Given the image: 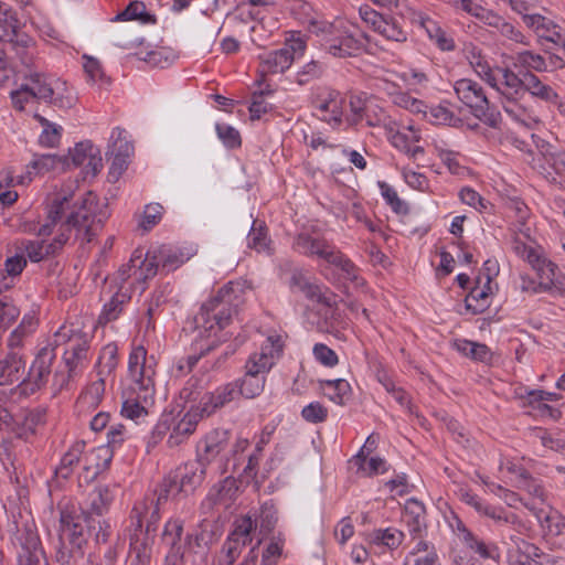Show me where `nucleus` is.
<instances>
[{
    "mask_svg": "<svg viewBox=\"0 0 565 565\" xmlns=\"http://www.w3.org/2000/svg\"><path fill=\"white\" fill-rule=\"evenodd\" d=\"M498 72L502 75V82L500 84L503 88H501L500 92L503 97L524 94V73L519 75L509 68H498Z\"/></svg>",
    "mask_w": 565,
    "mask_h": 565,
    "instance_id": "44",
    "label": "nucleus"
},
{
    "mask_svg": "<svg viewBox=\"0 0 565 565\" xmlns=\"http://www.w3.org/2000/svg\"><path fill=\"white\" fill-rule=\"evenodd\" d=\"M50 374L44 370L34 369V365L31 364L28 376L18 384L15 391L24 397L30 396L45 386Z\"/></svg>",
    "mask_w": 565,
    "mask_h": 565,
    "instance_id": "34",
    "label": "nucleus"
},
{
    "mask_svg": "<svg viewBox=\"0 0 565 565\" xmlns=\"http://www.w3.org/2000/svg\"><path fill=\"white\" fill-rule=\"evenodd\" d=\"M178 484L175 479L172 478V476L169 473L167 477L163 478L162 482L159 484L157 493V499L153 500V503L157 505H161L166 501H168L169 498L175 497L180 493H182L178 489Z\"/></svg>",
    "mask_w": 565,
    "mask_h": 565,
    "instance_id": "55",
    "label": "nucleus"
},
{
    "mask_svg": "<svg viewBox=\"0 0 565 565\" xmlns=\"http://www.w3.org/2000/svg\"><path fill=\"white\" fill-rule=\"evenodd\" d=\"M294 249L298 253L311 257L318 256L330 264L339 248L330 244L324 238L312 237L309 234H299L292 245Z\"/></svg>",
    "mask_w": 565,
    "mask_h": 565,
    "instance_id": "21",
    "label": "nucleus"
},
{
    "mask_svg": "<svg viewBox=\"0 0 565 565\" xmlns=\"http://www.w3.org/2000/svg\"><path fill=\"white\" fill-rule=\"evenodd\" d=\"M522 20L527 28L534 31L539 39L551 42L557 46L561 45L565 36V30L553 20L539 13H524Z\"/></svg>",
    "mask_w": 565,
    "mask_h": 565,
    "instance_id": "20",
    "label": "nucleus"
},
{
    "mask_svg": "<svg viewBox=\"0 0 565 565\" xmlns=\"http://www.w3.org/2000/svg\"><path fill=\"white\" fill-rule=\"evenodd\" d=\"M324 46L326 50L335 57H348L361 53L364 49V43L353 34L342 32L327 40Z\"/></svg>",
    "mask_w": 565,
    "mask_h": 565,
    "instance_id": "25",
    "label": "nucleus"
},
{
    "mask_svg": "<svg viewBox=\"0 0 565 565\" xmlns=\"http://www.w3.org/2000/svg\"><path fill=\"white\" fill-rule=\"evenodd\" d=\"M514 67L525 68L526 72H547L548 64L544 56L530 50L518 52L513 57Z\"/></svg>",
    "mask_w": 565,
    "mask_h": 565,
    "instance_id": "37",
    "label": "nucleus"
},
{
    "mask_svg": "<svg viewBox=\"0 0 565 565\" xmlns=\"http://www.w3.org/2000/svg\"><path fill=\"white\" fill-rule=\"evenodd\" d=\"M26 79V86L36 100H43L60 109H70L76 103V97L64 81L42 73H31Z\"/></svg>",
    "mask_w": 565,
    "mask_h": 565,
    "instance_id": "8",
    "label": "nucleus"
},
{
    "mask_svg": "<svg viewBox=\"0 0 565 565\" xmlns=\"http://www.w3.org/2000/svg\"><path fill=\"white\" fill-rule=\"evenodd\" d=\"M551 266H546L543 270L537 273L540 278L537 290H544L545 292L552 291L554 288H557V271L558 267L553 262L550 264Z\"/></svg>",
    "mask_w": 565,
    "mask_h": 565,
    "instance_id": "64",
    "label": "nucleus"
},
{
    "mask_svg": "<svg viewBox=\"0 0 565 565\" xmlns=\"http://www.w3.org/2000/svg\"><path fill=\"white\" fill-rule=\"evenodd\" d=\"M256 525V520L250 515H244L234 522V529L230 532L222 545L221 554L223 557L220 559V563H226V565L235 564L243 550L252 544V534Z\"/></svg>",
    "mask_w": 565,
    "mask_h": 565,
    "instance_id": "9",
    "label": "nucleus"
},
{
    "mask_svg": "<svg viewBox=\"0 0 565 565\" xmlns=\"http://www.w3.org/2000/svg\"><path fill=\"white\" fill-rule=\"evenodd\" d=\"M427 116L429 121L435 125H446L450 127H459L462 125V119L443 105L431 107Z\"/></svg>",
    "mask_w": 565,
    "mask_h": 565,
    "instance_id": "47",
    "label": "nucleus"
},
{
    "mask_svg": "<svg viewBox=\"0 0 565 565\" xmlns=\"http://www.w3.org/2000/svg\"><path fill=\"white\" fill-rule=\"evenodd\" d=\"M534 168L548 181L561 183L565 180V151L542 152L534 159Z\"/></svg>",
    "mask_w": 565,
    "mask_h": 565,
    "instance_id": "22",
    "label": "nucleus"
},
{
    "mask_svg": "<svg viewBox=\"0 0 565 565\" xmlns=\"http://www.w3.org/2000/svg\"><path fill=\"white\" fill-rule=\"evenodd\" d=\"M509 209L512 211L520 224L519 231L526 237L530 236V228L525 227L526 221L530 216V210L527 205L520 199H512L509 202Z\"/></svg>",
    "mask_w": 565,
    "mask_h": 565,
    "instance_id": "59",
    "label": "nucleus"
},
{
    "mask_svg": "<svg viewBox=\"0 0 565 565\" xmlns=\"http://www.w3.org/2000/svg\"><path fill=\"white\" fill-rule=\"evenodd\" d=\"M62 162L61 158L55 154H34L33 160L26 166L33 174H41L49 172Z\"/></svg>",
    "mask_w": 565,
    "mask_h": 565,
    "instance_id": "50",
    "label": "nucleus"
},
{
    "mask_svg": "<svg viewBox=\"0 0 565 565\" xmlns=\"http://www.w3.org/2000/svg\"><path fill=\"white\" fill-rule=\"evenodd\" d=\"M104 395L105 380L103 377L89 383L76 401L78 414H89L95 411L102 403Z\"/></svg>",
    "mask_w": 565,
    "mask_h": 565,
    "instance_id": "26",
    "label": "nucleus"
},
{
    "mask_svg": "<svg viewBox=\"0 0 565 565\" xmlns=\"http://www.w3.org/2000/svg\"><path fill=\"white\" fill-rule=\"evenodd\" d=\"M291 265L292 264L290 262L286 263V266L289 267L290 271V277L288 280L289 289L292 292H302L305 297L311 301L331 307V296H328L326 292H323L320 285L311 282L302 268L292 267Z\"/></svg>",
    "mask_w": 565,
    "mask_h": 565,
    "instance_id": "16",
    "label": "nucleus"
},
{
    "mask_svg": "<svg viewBox=\"0 0 565 565\" xmlns=\"http://www.w3.org/2000/svg\"><path fill=\"white\" fill-rule=\"evenodd\" d=\"M26 362L19 351H9L0 359V385H12L21 382L25 373Z\"/></svg>",
    "mask_w": 565,
    "mask_h": 565,
    "instance_id": "24",
    "label": "nucleus"
},
{
    "mask_svg": "<svg viewBox=\"0 0 565 565\" xmlns=\"http://www.w3.org/2000/svg\"><path fill=\"white\" fill-rule=\"evenodd\" d=\"M162 270L173 271L188 262L193 253L186 248L162 245L154 249Z\"/></svg>",
    "mask_w": 565,
    "mask_h": 565,
    "instance_id": "29",
    "label": "nucleus"
},
{
    "mask_svg": "<svg viewBox=\"0 0 565 565\" xmlns=\"http://www.w3.org/2000/svg\"><path fill=\"white\" fill-rule=\"evenodd\" d=\"M524 93H529L533 97L555 106L563 104L556 90L552 86L543 83L532 72H524Z\"/></svg>",
    "mask_w": 565,
    "mask_h": 565,
    "instance_id": "27",
    "label": "nucleus"
},
{
    "mask_svg": "<svg viewBox=\"0 0 565 565\" xmlns=\"http://www.w3.org/2000/svg\"><path fill=\"white\" fill-rule=\"evenodd\" d=\"M130 300V296L122 291L114 294L108 302L103 307L98 317V323L106 324L116 320L124 310L125 305Z\"/></svg>",
    "mask_w": 565,
    "mask_h": 565,
    "instance_id": "39",
    "label": "nucleus"
},
{
    "mask_svg": "<svg viewBox=\"0 0 565 565\" xmlns=\"http://www.w3.org/2000/svg\"><path fill=\"white\" fill-rule=\"evenodd\" d=\"M132 262H135V280L137 282H146L153 278L159 270L160 263L157 258L156 250L148 252L145 256L141 250L132 253Z\"/></svg>",
    "mask_w": 565,
    "mask_h": 565,
    "instance_id": "28",
    "label": "nucleus"
},
{
    "mask_svg": "<svg viewBox=\"0 0 565 565\" xmlns=\"http://www.w3.org/2000/svg\"><path fill=\"white\" fill-rule=\"evenodd\" d=\"M305 47V42L297 40L292 45H285L279 50H275L260 55L259 58L262 61V73H284L291 66L297 53L302 55Z\"/></svg>",
    "mask_w": 565,
    "mask_h": 565,
    "instance_id": "14",
    "label": "nucleus"
},
{
    "mask_svg": "<svg viewBox=\"0 0 565 565\" xmlns=\"http://www.w3.org/2000/svg\"><path fill=\"white\" fill-rule=\"evenodd\" d=\"M524 507L529 509L536 516L542 527L545 529L551 535L558 536L565 529V519L557 511L546 512L543 508L537 509L527 502Z\"/></svg>",
    "mask_w": 565,
    "mask_h": 565,
    "instance_id": "32",
    "label": "nucleus"
},
{
    "mask_svg": "<svg viewBox=\"0 0 565 565\" xmlns=\"http://www.w3.org/2000/svg\"><path fill=\"white\" fill-rule=\"evenodd\" d=\"M285 539L279 533L274 536L262 552V565H277L282 555Z\"/></svg>",
    "mask_w": 565,
    "mask_h": 565,
    "instance_id": "49",
    "label": "nucleus"
},
{
    "mask_svg": "<svg viewBox=\"0 0 565 565\" xmlns=\"http://www.w3.org/2000/svg\"><path fill=\"white\" fill-rule=\"evenodd\" d=\"M420 25L425 29L428 38L436 43L441 51H454L455 41L441 26L430 18H422Z\"/></svg>",
    "mask_w": 565,
    "mask_h": 565,
    "instance_id": "36",
    "label": "nucleus"
},
{
    "mask_svg": "<svg viewBox=\"0 0 565 565\" xmlns=\"http://www.w3.org/2000/svg\"><path fill=\"white\" fill-rule=\"evenodd\" d=\"M162 214L163 206L161 204L150 203L146 205L141 222L139 223L140 227H142L145 231H150L161 221Z\"/></svg>",
    "mask_w": 565,
    "mask_h": 565,
    "instance_id": "60",
    "label": "nucleus"
},
{
    "mask_svg": "<svg viewBox=\"0 0 565 565\" xmlns=\"http://www.w3.org/2000/svg\"><path fill=\"white\" fill-rule=\"evenodd\" d=\"M247 246L257 253L273 255L271 239L268 236V228L264 221L254 220L247 236Z\"/></svg>",
    "mask_w": 565,
    "mask_h": 565,
    "instance_id": "33",
    "label": "nucleus"
},
{
    "mask_svg": "<svg viewBox=\"0 0 565 565\" xmlns=\"http://www.w3.org/2000/svg\"><path fill=\"white\" fill-rule=\"evenodd\" d=\"M237 491L236 480L232 477H226L211 489L209 499L214 504L227 505L235 499Z\"/></svg>",
    "mask_w": 565,
    "mask_h": 565,
    "instance_id": "38",
    "label": "nucleus"
},
{
    "mask_svg": "<svg viewBox=\"0 0 565 565\" xmlns=\"http://www.w3.org/2000/svg\"><path fill=\"white\" fill-rule=\"evenodd\" d=\"M114 501L113 490L108 486H98L89 492L84 507L73 503L60 505V513L68 512L78 518L76 523L84 524L93 533L96 543H106L110 536L111 527L104 515Z\"/></svg>",
    "mask_w": 565,
    "mask_h": 565,
    "instance_id": "3",
    "label": "nucleus"
},
{
    "mask_svg": "<svg viewBox=\"0 0 565 565\" xmlns=\"http://www.w3.org/2000/svg\"><path fill=\"white\" fill-rule=\"evenodd\" d=\"M454 89L459 100L469 107L476 118L491 128H499L502 120L501 114L490 105L479 83L470 78H461L455 83Z\"/></svg>",
    "mask_w": 565,
    "mask_h": 565,
    "instance_id": "7",
    "label": "nucleus"
},
{
    "mask_svg": "<svg viewBox=\"0 0 565 565\" xmlns=\"http://www.w3.org/2000/svg\"><path fill=\"white\" fill-rule=\"evenodd\" d=\"M404 533L395 529L377 530L374 532L373 541L383 543L390 548H395L401 545L404 539Z\"/></svg>",
    "mask_w": 565,
    "mask_h": 565,
    "instance_id": "63",
    "label": "nucleus"
},
{
    "mask_svg": "<svg viewBox=\"0 0 565 565\" xmlns=\"http://www.w3.org/2000/svg\"><path fill=\"white\" fill-rule=\"evenodd\" d=\"M110 151L111 154H122V157H130L134 153V146L127 139V132L120 127H116L110 136Z\"/></svg>",
    "mask_w": 565,
    "mask_h": 565,
    "instance_id": "48",
    "label": "nucleus"
},
{
    "mask_svg": "<svg viewBox=\"0 0 565 565\" xmlns=\"http://www.w3.org/2000/svg\"><path fill=\"white\" fill-rule=\"evenodd\" d=\"M63 341L67 342V348L63 353L64 369L56 370L53 376V385L58 391L67 387L74 377L83 373L88 364L89 352V341L81 332H73L68 335L64 328H61L54 334V347L56 348Z\"/></svg>",
    "mask_w": 565,
    "mask_h": 565,
    "instance_id": "4",
    "label": "nucleus"
},
{
    "mask_svg": "<svg viewBox=\"0 0 565 565\" xmlns=\"http://www.w3.org/2000/svg\"><path fill=\"white\" fill-rule=\"evenodd\" d=\"M200 416L198 408L188 412L173 427L169 438V447H178L183 444L196 429Z\"/></svg>",
    "mask_w": 565,
    "mask_h": 565,
    "instance_id": "30",
    "label": "nucleus"
},
{
    "mask_svg": "<svg viewBox=\"0 0 565 565\" xmlns=\"http://www.w3.org/2000/svg\"><path fill=\"white\" fill-rule=\"evenodd\" d=\"M153 540L129 542V565H150L152 557Z\"/></svg>",
    "mask_w": 565,
    "mask_h": 565,
    "instance_id": "43",
    "label": "nucleus"
},
{
    "mask_svg": "<svg viewBox=\"0 0 565 565\" xmlns=\"http://www.w3.org/2000/svg\"><path fill=\"white\" fill-rule=\"evenodd\" d=\"M130 385L124 391L121 414L129 419H138L148 415L147 408L154 403V367L147 359V350L136 347L128 360Z\"/></svg>",
    "mask_w": 565,
    "mask_h": 565,
    "instance_id": "2",
    "label": "nucleus"
},
{
    "mask_svg": "<svg viewBox=\"0 0 565 565\" xmlns=\"http://www.w3.org/2000/svg\"><path fill=\"white\" fill-rule=\"evenodd\" d=\"M205 473L206 466L196 459L178 467L170 475L175 479L178 489L188 495L203 482Z\"/></svg>",
    "mask_w": 565,
    "mask_h": 565,
    "instance_id": "19",
    "label": "nucleus"
},
{
    "mask_svg": "<svg viewBox=\"0 0 565 565\" xmlns=\"http://www.w3.org/2000/svg\"><path fill=\"white\" fill-rule=\"evenodd\" d=\"M231 290L232 288L227 286L222 287L215 296L201 306L200 311L194 316L191 324L195 333L194 345L198 353L185 359L189 371L202 356L232 337L233 333L226 331L234 313L230 302Z\"/></svg>",
    "mask_w": 565,
    "mask_h": 565,
    "instance_id": "1",
    "label": "nucleus"
},
{
    "mask_svg": "<svg viewBox=\"0 0 565 565\" xmlns=\"http://www.w3.org/2000/svg\"><path fill=\"white\" fill-rule=\"evenodd\" d=\"M482 515L492 519L498 524L515 525L521 523L519 516L515 513L509 512L502 507H492L488 504L487 509H483Z\"/></svg>",
    "mask_w": 565,
    "mask_h": 565,
    "instance_id": "57",
    "label": "nucleus"
},
{
    "mask_svg": "<svg viewBox=\"0 0 565 565\" xmlns=\"http://www.w3.org/2000/svg\"><path fill=\"white\" fill-rule=\"evenodd\" d=\"M184 530V521L180 518L169 519L161 535L162 542L170 546L174 554L182 555L181 540Z\"/></svg>",
    "mask_w": 565,
    "mask_h": 565,
    "instance_id": "35",
    "label": "nucleus"
},
{
    "mask_svg": "<svg viewBox=\"0 0 565 565\" xmlns=\"http://www.w3.org/2000/svg\"><path fill=\"white\" fill-rule=\"evenodd\" d=\"M320 387L323 390L324 395L338 405H343L344 399L351 392L350 384L343 379L337 380H321Z\"/></svg>",
    "mask_w": 565,
    "mask_h": 565,
    "instance_id": "41",
    "label": "nucleus"
},
{
    "mask_svg": "<svg viewBox=\"0 0 565 565\" xmlns=\"http://www.w3.org/2000/svg\"><path fill=\"white\" fill-rule=\"evenodd\" d=\"M217 137L222 140L223 145L228 149H237L242 145L239 131L234 127L218 122L215 126Z\"/></svg>",
    "mask_w": 565,
    "mask_h": 565,
    "instance_id": "52",
    "label": "nucleus"
},
{
    "mask_svg": "<svg viewBox=\"0 0 565 565\" xmlns=\"http://www.w3.org/2000/svg\"><path fill=\"white\" fill-rule=\"evenodd\" d=\"M20 310L7 298L0 299V331L7 330L19 317Z\"/></svg>",
    "mask_w": 565,
    "mask_h": 565,
    "instance_id": "58",
    "label": "nucleus"
},
{
    "mask_svg": "<svg viewBox=\"0 0 565 565\" xmlns=\"http://www.w3.org/2000/svg\"><path fill=\"white\" fill-rule=\"evenodd\" d=\"M328 408L319 402L306 405L301 411L302 418L311 424L323 423L328 417Z\"/></svg>",
    "mask_w": 565,
    "mask_h": 565,
    "instance_id": "62",
    "label": "nucleus"
},
{
    "mask_svg": "<svg viewBox=\"0 0 565 565\" xmlns=\"http://www.w3.org/2000/svg\"><path fill=\"white\" fill-rule=\"evenodd\" d=\"M86 444L83 440L75 441L71 448L61 458L60 465L55 468V475L64 480L68 479L75 467L81 462L83 463V471L86 473L84 479L92 481L102 471V467L97 463L96 466L89 465V459L94 455L85 454Z\"/></svg>",
    "mask_w": 565,
    "mask_h": 565,
    "instance_id": "10",
    "label": "nucleus"
},
{
    "mask_svg": "<svg viewBox=\"0 0 565 565\" xmlns=\"http://www.w3.org/2000/svg\"><path fill=\"white\" fill-rule=\"evenodd\" d=\"M330 265L338 267L344 277L351 280L356 287H363L365 280L359 275V269L355 264L348 258L340 249L335 253L333 259H330Z\"/></svg>",
    "mask_w": 565,
    "mask_h": 565,
    "instance_id": "45",
    "label": "nucleus"
},
{
    "mask_svg": "<svg viewBox=\"0 0 565 565\" xmlns=\"http://www.w3.org/2000/svg\"><path fill=\"white\" fill-rule=\"evenodd\" d=\"M282 340L279 335H270L262 345L260 351L252 354L246 362L247 372L256 375H264L275 363V359L282 352Z\"/></svg>",
    "mask_w": 565,
    "mask_h": 565,
    "instance_id": "15",
    "label": "nucleus"
},
{
    "mask_svg": "<svg viewBox=\"0 0 565 565\" xmlns=\"http://www.w3.org/2000/svg\"><path fill=\"white\" fill-rule=\"evenodd\" d=\"M26 264V258L23 254H14L7 257L3 264V270L0 271V275L2 276V284L6 289L13 286V280L22 274Z\"/></svg>",
    "mask_w": 565,
    "mask_h": 565,
    "instance_id": "40",
    "label": "nucleus"
},
{
    "mask_svg": "<svg viewBox=\"0 0 565 565\" xmlns=\"http://www.w3.org/2000/svg\"><path fill=\"white\" fill-rule=\"evenodd\" d=\"M463 52L469 64L473 67L477 74L487 73L489 70V62L482 53V50L477 45L469 43L465 46Z\"/></svg>",
    "mask_w": 565,
    "mask_h": 565,
    "instance_id": "53",
    "label": "nucleus"
},
{
    "mask_svg": "<svg viewBox=\"0 0 565 565\" xmlns=\"http://www.w3.org/2000/svg\"><path fill=\"white\" fill-rule=\"evenodd\" d=\"M53 247H55V244L44 245L43 242L28 241L24 244V252L31 262L39 263L49 255L55 254Z\"/></svg>",
    "mask_w": 565,
    "mask_h": 565,
    "instance_id": "51",
    "label": "nucleus"
},
{
    "mask_svg": "<svg viewBox=\"0 0 565 565\" xmlns=\"http://www.w3.org/2000/svg\"><path fill=\"white\" fill-rule=\"evenodd\" d=\"M237 384L238 396L242 395L246 398H254L258 396L265 386V376L256 375L253 372L245 373L244 377L234 381Z\"/></svg>",
    "mask_w": 565,
    "mask_h": 565,
    "instance_id": "42",
    "label": "nucleus"
},
{
    "mask_svg": "<svg viewBox=\"0 0 565 565\" xmlns=\"http://www.w3.org/2000/svg\"><path fill=\"white\" fill-rule=\"evenodd\" d=\"M105 214L98 212V204L96 198L88 193L82 201L81 205L71 212L66 222L63 224L62 233L55 237L52 244H55V253L61 249L68 241L71 230L76 231V237L83 242L89 243L102 230Z\"/></svg>",
    "mask_w": 565,
    "mask_h": 565,
    "instance_id": "5",
    "label": "nucleus"
},
{
    "mask_svg": "<svg viewBox=\"0 0 565 565\" xmlns=\"http://www.w3.org/2000/svg\"><path fill=\"white\" fill-rule=\"evenodd\" d=\"M404 519L413 539H422L427 531L426 508L423 502L411 498L404 505Z\"/></svg>",
    "mask_w": 565,
    "mask_h": 565,
    "instance_id": "23",
    "label": "nucleus"
},
{
    "mask_svg": "<svg viewBox=\"0 0 565 565\" xmlns=\"http://www.w3.org/2000/svg\"><path fill=\"white\" fill-rule=\"evenodd\" d=\"M115 21L140 20L143 23L154 22L156 18L146 11V6L141 1H131L125 10L119 12Z\"/></svg>",
    "mask_w": 565,
    "mask_h": 565,
    "instance_id": "46",
    "label": "nucleus"
},
{
    "mask_svg": "<svg viewBox=\"0 0 565 565\" xmlns=\"http://www.w3.org/2000/svg\"><path fill=\"white\" fill-rule=\"evenodd\" d=\"M359 13L361 19L385 40L397 43L407 41L408 33L395 18L379 13L367 6L361 7Z\"/></svg>",
    "mask_w": 565,
    "mask_h": 565,
    "instance_id": "11",
    "label": "nucleus"
},
{
    "mask_svg": "<svg viewBox=\"0 0 565 565\" xmlns=\"http://www.w3.org/2000/svg\"><path fill=\"white\" fill-rule=\"evenodd\" d=\"M15 540L19 547L18 565H47L35 530L29 526L18 529Z\"/></svg>",
    "mask_w": 565,
    "mask_h": 565,
    "instance_id": "13",
    "label": "nucleus"
},
{
    "mask_svg": "<svg viewBox=\"0 0 565 565\" xmlns=\"http://www.w3.org/2000/svg\"><path fill=\"white\" fill-rule=\"evenodd\" d=\"M380 188L386 203L392 207L395 213L406 214L408 207L403 200L399 199L397 192L385 182H380Z\"/></svg>",
    "mask_w": 565,
    "mask_h": 565,
    "instance_id": "61",
    "label": "nucleus"
},
{
    "mask_svg": "<svg viewBox=\"0 0 565 565\" xmlns=\"http://www.w3.org/2000/svg\"><path fill=\"white\" fill-rule=\"evenodd\" d=\"M78 518L68 512L60 513L58 541L55 545V562L58 565H76L84 558L88 536L84 524L76 523Z\"/></svg>",
    "mask_w": 565,
    "mask_h": 565,
    "instance_id": "6",
    "label": "nucleus"
},
{
    "mask_svg": "<svg viewBox=\"0 0 565 565\" xmlns=\"http://www.w3.org/2000/svg\"><path fill=\"white\" fill-rule=\"evenodd\" d=\"M323 73V66L317 61H310L297 72L295 82L300 85H307L311 81L318 79Z\"/></svg>",
    "mask_w": 565,
    "mask_h": 565,
    "instance_id": "56",
    "label": "nucleus"
},
{
    "mask_svg": "<svg viewBox=\"0 0 565 565\" xmlns=\"http://www.w3.org/2000/svg\"><path fill=\"white\" fill-rule=\"evenodd\" d=\"M230 447V431L226 429H213L207 433L196 446V459L206 467L220 459L228 460L227 448Z\"/></svg>",
    "mask_w": 565,
    "mask_h": 565,
    "instance_id": "12",
    "label": "nucleus"
},
{
    "mask_svg": "<svg viewBox=\"0 0 565 565\" xmlns=\"http://www.w3.org/2000/svg\"><path fill=\"white\" fill-rule=\"evenodd\" d=\"M349 105L351 111L349 120L352 125L363 121L365 113L370 111V104L365 95H352Z\"/></svg>",
    "mask_w": 565,
    "mask_h": 565,
    "instance_id": "54",
    "label": "nucleus"
},
{
    "mask_svg": "<svg viewBox=\"0 0 565 565\" xmlns=\"http://www.w3.org/2000/svg\"><path fill=\"white\" fill-rule=\"evenodd\" d=\"M238 397L237 384L228 382L216 387L213 392L205 393L200 401V416H211L216 411L226 406Z\"/></svg>",
    "mask_w": 565,
    "mask_h": 565,
    "instance_id": "18",
    "label": "nucleus"
},
{
    "mask_svg": "<svg viewBox=\"0 0 565 565\" xmlns=\"http://www.w3.org/2000/svg\"><path fill=\"white\" fill-rule=\"evenodd\" d=\"M342 104L340 93L331 88H324L312 102L313 107L320 113L318 117L332 127H338L342 122Z\"/></svg>",
    "mask_w": 565,
    "mask_h": 565,
    "instance_id": "17",
    "label": "nucleus"
},
{
    "mask_svg": "<svg viewBox=\"0 0 565 565\" xmlns=\"http://www.w3.org/2000/svg\"><path fill=\"white\" fill-rule=\"evenodd\" d=\"M491 294V284L482 281V277L478 276L476 278V286L471 288L465 299L467 310L471 311L473 315L482 313L490 305L489 298Z\"/></svg>",
    "mask_w": 565,
    "mask_h": 565,
    "instance_id": "31",
    "label": "nucleus"
}]
</instances>
